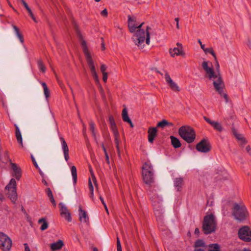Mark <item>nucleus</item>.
<instances>
[{
    "instance_id": "nucleus-10",
    "label": "nucleus",
    "mask_w": 251,
    "mask_h": 251,
    "mask_svg": "<svg viewBox=\"0 0 251 251\" xmlns=\"http://www.w3.org/2000/svg\"><path fill=\"white\" fill-rule=\"evenodd\" d=\"M5 189L8 190V197L13 202H15L17 199L16 192V182L14 178H11L9 183L5 187Z\"/></svg>"
},
{
    "instance_id": "nucleus-19",
    "label": "nucleus",
    "mask_w": 251,
    "mask_h": 251,
    "mask_svg": "<svg viewBox=\"0 0 251 251\" xmlns=\"http://www.w3.org/2000/svg\"><path fill=\"white\" fill-rule=\"evenodd\" d=\"M11 165L13 171V176L15 177L17 180H19L22 175L21 169L17 167L15 163H11Z\"/></svg>"
},
{
    "instance_id": "nucleus-18",
    "label": "nucleus",
    "mask_w": 251,
    "mask_h": 251,
    "mask_svg": "<svg viewBox=\"0 0 251 251\" xmlns=\"http://www.w3.org/2000/svg\"><path fill=\"white\" fill-rule=\"evenodd\" d=\"M79 219L81 223L87 224L89 222V217L85 210H82L81 206H79L78 208Z\"/></svg>"
},
{
    "instance_id": "nucleus-39",
    "label": "nucleus",
    "mask_w": 251,
    "mask_h": 251,
    "mask_svg": "<svg viewBox=\"0 0 251 251\" xmlns=\"http://www.w3.org/2000/svg\"><path fill=\"white\" fill-rule=\"evenodd\" d=\"M117 251H122L120 240L119 237L117 238Z\"/></svg>"
},
{
    "instance_id": "nucleus-17",
    "label": "nucleus",
    "mask_w": 251,
    "mask_h": 251,
    "mask_svg": "<svg viewBox=\"0 0 251 251\" xmlns=\"http://www.w3.org/2000/svg\"><path fill=\"white\" fill-rule=\"evenodd\" d=\"M169 52L172 57H175L176 55L184 56L185 55L182 46L175 47L173 49H170Z\"/></svg>"
},
{
    "instance_id": "nucleus-33",
    "label": "nucleus",
    "mask_w": 251,
    "mask_h": 251,
    "mask_svg": "<svg viewBox=\"0 0 251 251\" xmlns=\"http://www.w3.org/2000/svg\"><path fill=\"white\" fill-rule=\"evenodd\" d=\"M208 251H220V246L218 244H209Z\"/></svg>"
},
{
    "instance_id": "nucleus-47",
    "label": "nucleus",
    "mask_w": 251,
    "mask_h": 251,
    "mask_svg": "<svg viewBox=\"0 0 251 251\" xmlns=\"http://www.w3.org/2000/svg\"><path fill=\"white\" fill-rule=\"evenodd\" d=\"M102 75H103L102 79H103V81L105 82H106L107 79V74L106 73H105L102 74Z\"/></svg>"
},
{
    "instance_id": "nucleus-44",
    "label": "nucleus",
    "mask_w": 251,
    "mask_h": 251,
    "mask_svg": "<svg viewBox=\"0 0 251 251\" xmlns=\"http://www.w3.org/2000/svg\"><path fill=\"white\" fill-rule=\"evenodd\" d=\"M31 158H32V160L33 161V163L35 167L37 169L39 168V166H38L35 158H34V157L32 155H31Z\"/></svg>"
},
{
    "instance_id": "nucleus-51",
    "label": "nucleus",
    "mask_w": 251,
    "mask_h": 251,
    "mask_svg": "<svg viewBox=\"0 0 251 251\" xmlns=\"http://www.w3.org/2000/svg\"><path fill=\"white\" fill-rule=\"evenodd\" d=\"M30 16L31 17V18L32 19V20L36 23H37V21L32 13V12H31V13H29Z\"/></svg>"
},
{
    "instance_id": "nucleus-54",
    "label": "nucleus",
    "mask_w": 251,
    "mask_h": 251,
    "mask_svg": "<svg viewBox=\"0 0 251 251\" xmlns=\"http://www.w3.org/2000/svg\"><path fill=\"white\" fill-rule=\"evenodd\" d=\"M101 147L104 151V154H105L106 153H107L106 148H105L104 144L103 143L101 144Z\"/></svg>"
},
{
    "instance_id": "nucleus-27",
    "label": "nucleus",
    "mask_w": 251,
    "mask_h": 251,
    "mask_svg": "<svg viewBox=\"0 0 251 251\" xmlns=\"http://www.w3.org/2000/svg\"><path fill=\"white\" fill-rule=\"evenodd\" d=\"M16 137L18 142L23 147V140L20 129L16 125Z\"/></svg>"
},
{
    "instance_id": "nucleus-56",
    "label": "nucleus",
    "mask_w": 251,
    "mask_h": 251,
    "mask_svg": "<svg viewBox=\"0 0 251 251\" xmlns=\"http://www.w3.org/2000/svg\"><path fill=\"white\" fill-rule=\"evenodd\" d=\"M100 199L103 205L106 204V203H105V202L104 201L103 198L101 196L100 197Z\"/></svg>"
},
{
    "instance_id": "nucleus-57",
    "label": "nucleus",
    "mask_w": 251,
    "mask_h": 251,
    "mask_svg": "<svg viewBox=\"0 0 251 251\" xmlns=\"http://www.w3.org/2000/svg\"><path fill=\"white\" fill-rule=\"evenodd\" d=\"M200 233V230L198 228H196L195 230V234L198 235Z\"/></svg>"
},
{
    "instance_id": "nucleus-41",
    "label": "nucleus",
    "mask_w": 251,
    "mask_h": 251,
    "mask_svg": "<svg viewBox=\"0 0 251 251\" xmlns=\"http://www.w3.org/2000/svg\"><path fill=\"white\" fill-rule=\"evenodd\" d=\"M107 69V67L104 64H102L100 66V71L102 74L105 73V71Z\"/></svg>"
},
{
    "instance_id": "nucleus-34",
    "label": "nucleus",
    "mask_w": 251,
    "mask_h": 251,
    "mask_svg": "<svg viewBox=\"0 0 251 251\" xmlns=\"http://www.w3.org/2000/svg\"><path fill=\"white\" fill-rule=\"evenodd\" d=\"M89 125H90V129L92 132L93 136L95 138V140L96 141L97 140V139H96V132L95 130V124L93 122L91 121L89 123Z\"/></svg>"
},
{
    "instance_id": "nucleus-12",
    "label": "nucleus",
    "mask_w": 251,
    "mask_h": 251,
    "mask_svg": "<svg viewBox=\"0 0 251 251\" xmlns=\"http://www.w3.org/2000/svg\"><path fill=\"white\" fill-rule=\"evenodd\" d=\"M238 234L240 239L247 242L251 241V230L249 226H244L240 228Z\"/></svg>"
},
{
    "instance_id": "nucleus-52",
    "label": "nucleus",
    "mask_w": 251,
    "mask_h": 251,
    "mask_svg": "<svg viewBox=\"0 0 251 251\" xmlns=\"http://www.w3.org/2000/svg\"><path fill=\"white\" fill-rule=\"evenodd\" d=\"M4 157L6 158L8 160H10L9 158V156L7 151H5L4 153Z\"/></svg>"
},
{
    "instance_id": "nucleus-7",
    "label": "nucleus",
    "mask_w": 251,
    "mask_h": 251,
    "mask_svg": "<svg viewBox=\"0 0 251 251\" xmlns=\"http://www.w3.org/2000/svg\"><path fill=\"white\" fill-rule=\"evenodd\" d=\"M178 133L180 137L188 143L193 142L196 138L194 130L189 126H184L178 129Z\"/></svg>"
},
{
    "instance_id": "nucleus-37",
    "label": "nucleus",
    "mask_w": 251,
    "mask_h": 251,
    "mask_svg": "<svg viewBox=\"0 0 251 251\" xmlns=\"http://www.w3.org/2000/svg\"><path fill=\"white\" fill-rule=\"evenodd\" d=\"M110 129L112 131L115 137L119 135V132L116 125L110 126Z\"/></svg>"
},
{
    "instance_id": "nucleus-13",
    "label": "nucleus",
    "mask_w": 251,
    "mask_h": 251,
    "mask_svg": "<svg viewBox=\"0 0 251 251\" xmlns=\"http://www.w3.org/2000/svg\"><path fill=\"white\" fill-rule=\"evenodd\" d=\"M196 149L200 152L206 153L210 151V146L206 140L203 139L197 145Z\"/></svg>"
},
{
    "instance_id": "nucleus-25",
    "label": "nucleus",
    "mask_w": 251,
    "mask_h": 251,
    "mask_svg": "<svg viewBox=\"0 0 251 251\" xmlns=\"http://www.w3.org/2000/svg\"><path fill=\"white\" fill-rule=\"evenodd\" d=\"M170 138L172 144L175 148H178L181 146V144L178 138L173 136H171Z\"/></svg>"
},
{
    "instance_id": "nucleus-11",
    "label": "nucleus",
    "mask_w": 251,
    "mask_h": 251,
    "mask_svg": "<svg viewBox=\"0 0 251 251\" xmlns=\"http://www.w3.org/2000/svg\"><path fill=\"white\" fill-rule=\"evenodd\" d=\"M12 244L10 238L6 234L0 232V249L3 251H9Z\"/></svg>"
},
{
    "instance_id": "nucleus-48",
    "label": "nucleus",
    "mask_w": 251,
    "mask_h": 251,
    "mask_svg": "<svg viewBox=\"0 0 251 251\" xmlns=\"http://www.w3.org/2000/svg\"><path fill=\"white\" fill-rule=\"evenodd\" d=\"M24 246L25 247V251H30V250L27 243L24 244Z\"/></svg>"
},
{
    "instance_id": "nucleus-15",
    "label": "nucleus",
    "mask_w": 251,
    "mask_h": 251,
    "mask_svg": "<svg viewBox=\"0 0 251 251\" xmlns=\"http://www.w3.org/2000/svg\"><path fill=\"white\" fill-rule=\"evenodd\" d=\"M164 77L166 82L169 85V86L172 90L177 92L180 91L179 87L178 86L177 84L172 79L169 74L166 71H165Z\"/></svg>"
},
{
    "instance_id": "nucleus-35",
    "label": "nucleus",
    "mask_w": 251,
    "mask_h": 251,
    "mask_svg": "<svg viewBox=\"0 0 251 251\" xmlns=\"http://www.w3.org/2000/svg\"><path fill=\"white\" fill-rule=\"evenodd\" d=\"M205 247V244L204 242L202 240H197L194 245L195 248H197L199 247Z\"/></svg>"
},
{
    "instance_id": "nucleus-63",
    "label": "nucleus",
    "mask_w": 251,
    "mask_h": 251,
    "mask_svg": "<svg viewBox=\"0 0 251 251\" xmlns=\"http://www.w3.org/2000/svg\"><path fill=\"white\" fill-rule=\"evenodd\" d=\"M3 199H4V197H3V196L2 195V194H0V201H1Z\"/></svg>"
},
{
    "instance_id": "nucleus-21",
    "label": "nucleus",
    "mask_w": 251,
    "mask_h": 251,
    "mask_svg": "<svg viewBox=\"0 0 251 251\" xmlns=\"http://www.w3.org/2000/svg\"><path fill=\"white\" fill-rule=\"evenodd\" d=\"M183 181V178L181 177H177L174 179V186L177 191L181 190Z\"/></svg>"
},
{
    "instance_id": "nucleus-16",
    "label": "nucleus",
    "mask_w": 251,
    "mask_h": 251,
    "mask_svg": "<svg viewBox=\"0 0 251 251\" xmlns=\"http://www.w3.org/2000/svg\"><path fill=\"white\" fill-rule=\"evenodd\" d=\"M59 205L60 208V214L62 217H64L68 222H71L72 220L71 216L66 205L62 202L60 203Z\"/></svg>"
},
{
    "instance_id": "nucleus-20",
    "label": "nucleus",
    "mask_w": 251,
    "mask_h": 251,
    "mask_svg": "<svg viewBox=\"0 0 251 251\" xmlns=\"http://www.w3.org/2000/svg\"><path fill=\"white\" fill-rule=\"evenodd\" d=\"M148 140L150 143H152L156 135L157 129L155 127H150L148 129Z\"/></svg>"
},
{
    "instance_id": "nucleus-62",
    "label": "nucleus",
    "mask_w": 251,
    "mask_h": 251,
    "mask_svg": "<svg viewBox=\"0 0 251 251\" xmlns=\"http://www.w3.org/2000/svg\"><path fill=\"white\" fill-rule=\"evenodd\" d=\"M23 4L24 5V6L25 9H26V8H28V7H29L26 2H24Z\"/></svg>"
},
{
    "instance_id": "nucleus-38",
    "label": "nucleus",
    "mask_w": 251,
    "mask_h": 251,
    "mask_svg": "<svg viewBox=\"0 0 251 251\" xmlns=\"http://www.w3.org/2000/svg\"><path fill=\"white\" fill-rule=\"evenodd\" d=\"M38 67L39 69L42 71V72L44 73L46 71V67H45L44 65L43 64V62L41 60H39L38 61Z\"/></svg>"
},
{
    "instance_id": "nucleus-42",
    "label": "nucleus",
    "mask_w": 251,
    "mask_h": 251,
    "mask_svg": "<svg viewBox=\"0 0 251 251\" xmlns=\"http://www.w3.org/2000/svg\"><path fill=\"white\" fill-rule=\"evenodd\" d=\"M90 170L91 172L92 180H93V182L94 183L95 185H97V180H96V177L95 176L94 173L91 171V168L90 169Z\"/></svg>"
},
{
    "instance_id": "nucleus-31",
    "label": "nucleus",
    "mask_w": 251,
    "mask_h": 251,
    "mask_svg": "<svg viewBox=\"0 0 251 251\" xmlns=\"http://www.w3.org/2000/svg\"><path fill=\"white\" fill-rule=\"evenodd\" d=\"M173 126V124L172 123L168 122L166 120H163L157 124V126L161 127L162 128L166 126Z\"/></svg>"
},
{
    "instance_id": "nucleus-58",
    "label": "nucleus",
    "mask_w": 251,
    "mask_h": 251,
    "mask_svg": "<svg viewBox=\"0 0 251 251\" xmlns=\"http://www.w3.org/2000/svg\"><path fill=\"white\" fill-rule=\"evenodd\" d=\"M209 53L212 54L213 57L216 58V54H215L214 51H213V49L211 51H210V52Z\"/></svg>"
},
{
    "instance_id": "nucleus-36",
    "label": "nucleus",
    "mask_w": 251,
    "mask_h": 251,
    "mask_svg": "<svg viewBox=\"0 0 251 251\" xmlns=\"http://www.w3.org/2000/svg\"><path fill=\"white\" fill-rule=\"evenodd\" d=\"M88 185H89V189L90 192V197L92 199H94V187L92 184V181L90 178L89 179V182H88Z\"/></svg>"
},
{
    "instance_id": "nucleus-43",
    "label": "nucleus",
    "mask_w": 251,
    "mask_h": 251,
    "mask_svg": "<svg viewBox=\"0 0 251 251\" xmlns=\"http://www.w3.org/2000/svg\"><path fill=\"white\" fill-rule=\"evenodd\" d=\"M101 15L103 16V17H106L107 16V14H108V12H107V11L106 10V9H104V10H103L101 13H100Z\"/></svg>"
},
{
    "instance_id": "nucleus-64",
    "label": "nucleus",
    "mask_w": 251,
    "mask_h": 251,
    "mask_svg": "<svg viewBox=\"0 0 251 251\" xmlns=\"http://www.w3.org/2000/svg\"><path fill=\"white\" fill-rule=\"evenodd\" d=\"M242 251H251V250H250V249H247V248H244L242 250Z\"/></svg>"
},
{
    "instance_id": "nucleus-50",
    "label": "nucleus",
    "mask_w": 251,
    "mask_h": 251,
    "mask_svg": "<svg viewBox=\"0 0 251 251\" xmlns=\"http://www.w3.org/2000/svg\"><path fill=\"white\" fill-rule=\"evenodd\" d=\"M198 43L200 44L202 50H203L205 49V46L204 45L202 44V42H201L200 39L198 40Z\"/></svg>"
},
{
    "instance_id": "nucleus-32",
    "label": "nucleus",
    "mask_w": 251,
    "mask_h": 251,
    "mask_svg": "<svg viewBox=\"0 0 251 251\" xmlns=\"http://www.w3.org/2000/svg\"><path fill=\"white\" fill-rule=\"evenodd\" d=\"M122 115L123 120L124 122H127L130 121V119L128 117L127 110L126 108L123 109Z\"/></svg>"
},
{
    "instance_id": "nucleus-26",
    "label": "nucleus",
    "mask_w": 251,
    "mask_h": 251,
    "mask_svg": "<svg viewBox=\"0 0 251 251\" xmlns=\"http://www.w3.org/2000/svg\"><path fill=\"white\" fill-rule=\"evenodd\" d=\"M38 223L39 224H42L41 227L40 229L42 231L46 230L48 228L49 226V224L47 221H46V219L45 218H42L38 220Z\"/></svg>"
},
{
    "instance_id": "nucleus-55",
    "label": "nucleus",
    "mask_w": 251,
    "mask_h": 251,
    "mask_svg": "<svg viewBox=\"0 0 251 251\" xmlns=\"http://www.w3.org/2000/svg\"><path fill=\"white\" fill-rule=\"evenodd\" d=\"M105 155L106 160L107 163H109V158L108 153H106Z\"/></svg>"
},
{
    "instance_id": "nucleus-49",
    "label": "nucleus",
    "mask_w": 251,
    "mask_h": 251,
    "mask_svg": "<svg viewBox=\"0 0 251 251\" xmlns=\"http://www.w3.org/2000/svg\"><path fill=\"white\" fill-rule=\"evenodd\" d=\"M246 150L249 155L251 156V149L249 146L246 147Z\"/></svg>"
},
{
    "instance_id": "nucleus-9",
    "label": "nucleus",
    "mask_w": 251,
    "mask_h": 251,
    "mask_svg": "<svg viewBox=\"0 0 251 251\" xmlns=\"http://www.w3.org/2000/svg\"><path fill=\"white\" fill-rule=\"evenodd\" d=\"M232 214L235 219L241 222L246 219L248 212L246 207L244 205L235 203L233 205Z\"/></svg>"
},
{
    "instance_id": "nucleus-14",
    "label": "nucleus",
    "mask_w": 251,
    "mask_h": 251,
    "mask_svg": "<svg viewBox=\"0 0 251 251\" xmlns=\"http://www.w3.org/2000/svg\"><path fill=\"white\" fill-rule=\"evenodd\" d=\"M59 138L61 142V148L63 152L65 160L66 162L69 159V148L64 138L58 132Z\"/></svg>"
},
{
    "instance_id": "nucleus-28",
    "label": "nucleus",
    "mask_w": 251,
    "mask_h": 251,
    "mask_svg": "<svg viewBox=\"0 0 251 251\" xmlns=\"http://www.w3.org/2000/svg\"><path fill=\"white\" fill-rule=\"evenodd\" d=\"M41 84L42 86L44 89V94L46 99L47 100L50 97V92L48 88L46 83L44 82H41Z\"/></svg>"
},
{
    "instance_id": "nucleus-4",
    "label": "nucleus",
    "mask_w": 251,
    "mask_h": 251,
    "mask_svg": "<svg viewBox=\"0 0 251 251\" xmlns=\"http://www.w3.org/2000/svg\"><path fill=\"white\" fill-rule=\"evenodd\" d=\"M150 199L152 201L155 215L157 220H162L163 209L162 206V198L151 190L149 192Z\"/></svg>"
},
{
    "instance_id": "nucleus-30",
    "label": "nucleus",
    "mask_w": 251,
    "mask_h": 251,
    "mask_svg": "<svg viewBox=\"0 0 251 251\" xmlns=\"http://www.w3.org/2000/svg\"><path fill=\"white\" fill-rule=\"evenodd\" d=\"M211 126L214 128V129L219 132H221L223 129L222 125L218 122L213 121V123H212Z\"/></svg>"
},
{
    "instance_id": "nucleus-6",
    "label": "nucleus",
    "mask_w": 251,
    "mask_h": 251,
    "mask_svg": "<svg viewBox=\"0 0 251 251\" xmlns=\"http://www.w3.org/2000/svg\"><path fill=\"white\" fill-rule=\"evenodd\" d=\"M217 221L215 216L212 214L206 215L203 219L202 230L205 234H209L216 230Z\"/></svg>"
},
{
    "instance_id": "nucleus-61",
    "label": "nucleus",
    "mask_w": 251,
    "mask_h": 251,
    "mask_svg": "<svg viewBox=\"0 0 251 251\" xmlns=\"http://www.w3.org/2000/svg\"><path fill=\"white\" fill-rule=\"evenodd\" d=\"M127 123L130 124V126L131 127H133L134 126L131 120H130V121L127 122Z\"/></svg>"
},
{
    "instance_id": "nucleus-29",
    "label": "nucleus",
    "mask_w": 251,
    "mask_h": 251,
    "mask_svg": "<svg viewBox=\"0 0 251 251\" xmlns=\"http://www.w3.org/2000/svg\"><path fill=\"white\" fill-rule=\"evenodd\" d=\"M46 194H47L48 197H49V198L50 199L51 202L52 203V204L54 206H56V202H55V201L53 198L51 189L50 188H48L46 189Z\"/></svg>"
},
{
    "instance_id": "nucleus-46",
    "label": "nucleus",
    "mask_w": 251,
    "mask_h": 251,
    "mask_svg": "<svg viewBox=\"0 0 251 251\" xmlns=\"http://www.w3.org/2000/svg\"><path fill=\"white\" fill-rule=\"evenodd\" d=\"M212 49L211 48H205L203 50L205 53H209L211 51Z\"/></svg>"
},
{
    "instance_id": "nucleus-3",
    "label": "nucleus",
    "mask_w": 251,
    "mask_h": 251,
    "mask_svg": "<svg viewBox=\"0 0 251 251\" xmlns=\"http://www.w3.org/2000/svg\"><path fill=\"white\" fill-rule=\"evenodd\" d=\"M201 67L205 71L209 79L213 81V85L216 91L221 97H223L226 103L228 102V96L224 92V83L219 73L216 74L213 70L212 63L208 61H203Z\"/></svg>"
},
{
    "instance_id": "nucleus-59",
    "label": "nucleus",
    "mask_w": 251,
    "mask_h": 251,
    "mask_svg": "<svg viewBox=\"0 0 251 251\" xmlns=\"http://www.w3.org/2000/svg\"><path fill=\"white\" fill-rule=\"evenodd\" d=\"M195 251H204V250L201 248H197L195 249Z\"/></svg>"
},
{
    "instance_id": "nucleus-22",
    "label": "nucleus",
    "mask_w": 251,
    "mask_h": 251,
    "mask_svg": "<svg viewBox=\"0 0 251 251\" xmlns=\"http://www.w3.org/2000/svg\"><path fill=\"white\" fill-rule=\"evenodd\" d=\"M63 242L62 240H59L56 242L53 243L50 245L51 249L54 251L60 249L63 246Z\"/></svg>"
},
{
    "instance_id": "nucleus-5",
    "label": "nucleus",
    "mask_w": 251,
    "mask_h": 251,
    "mask_svg": "<svg viewBox=\"0 0 251 251\" xmlns=\"http://www.w3.org/2000/svg\"><path fill=\"white\" fill-rule=\"evenodd\" d=\"M142 176L144 182L148 185L153 183L154 171L150 161L145 162L142 166Z\"/></svg>"
},
{
    "instance_id": "nucleus-2",
    "label": "nucleus",
    "mask_w": 251,
    "mask_h": 251,
    "mask_svg": "<svg viewBox=\"0 0 251 251\" xmlns=\"http://www.w3.org/2000/svg\"><path fill=\"white\" fill-rule=\"evenodd\" d=\"M144 23L139 24L137 23L136 18L135 17L128 16V26L130 32L134 33L137 30L136 32L133 35L132 39L136 45L138 47L143 48L144 47L143 44L146 40L147 45H149L150 43V36L149 29L150 28L147 27L146 31L140 29Z\"/></svg>"
},
{
    "instance_id": "nucleus-1",
    "label": "nucleus",
    "mask_w": 251,
    "mask_h": 251,
    "mask_svg": "<svg viewBox=\"0 0 251 251\" xmlns=\"http://www.w3.org/2000/svg\"><path fill=\"white\" fill-rule=\"evenodd\" d=\"M144 23L139 24L137 23L136 18L135 17L128 16V26L130 32L134 33L137 30L136 32L133 35L132 39L136 45L138 47L143 48L144 47L143 44L146 40L147 45H149L150 43V36L149 29L150 28L147 27L146 31L140 29Z\"/></svg>"
},
{
    "instance_id": "nucleus-45",
    "label": "nucleus",
    "mask_w": 251,
    "mask_h": 251,
    "mask_svg": "<svg viewBox=\"0 0 251 251\" xmlns=\"http://www.w3.org/2000/svg\"><path fill=\"white\" fill-rule=\"evenodd\" d=\"M203 119L204 120L207 122L208 124H209L210 125H211L212 123H213V121H211L209 118H207L206 117L204 116L203 117Z\"/></svg>"
},
{
    "instance_id": "nucleus-60",
    "label": "nucleus",
    "mask_w": 251,
    "mask_h": 251,
    "mask_svg": "<svg viewBox=\"0 0 251 251\" xmlns=\"http://www.w3.org/2000/svg\"><path fill=\"white\" fill-rule=\"evenodd\" d=\"M116 148H117V151L118 153H119V148L118 141H116Z\"/></svg>"
},
{
    "instance_id": "nucleus-40",
    "label": "nucleus",
    "mask_w": 251,
    "mask_h": 251,
    "mask_svg": "<svg viewBox=\"0 0 251 251\" xmlns=\"http://www.w3.org/2000/svg\"><path fill=\"white\" fill-rule=\"evenodd\" d=\"M108 121L110 123V126L116 125L114 118L112 116H110L109 117Z\"/></svg>"
},
{
    "instance_id": "nucleus-24",
    "label": "nucleus",
    "mask_w": 251,
    "mask_h": 251,
    "mask_svg": "<svg viewBox=\"0 0 251 251\" xmlns=\"http://www.w3.org/2000/svg\"><path fill=\"white\" fill-rule=\"evenodd\" d=\"M71 171L73 177V184L75 185L77 182V171L76 167L75 166H72L71 168Z\"/></svg>"
},
{
    "instance_id": "nucleus-53",
    "label": "nucleus",
    "mask_w": 251,
    "mask_h": 251,
    "mask_svg": "<svg viewBox=\"0 0 251 251\" xmlns=\"http://www.w3.org/2000/svg\"><path fill=\"white\" fill-rule=\"evenodd\" d=\"M175 20V21L176 23V28L177 29H178L179 28V18H176Z\"/></svg>"
},
{
    "instance_id": "nucleus-8",
    "label": "nucleus",
    "mask_w": 251,
    "mask_h": 251,
    "mask_svg": "<svg viewBox=\"0 0 251 251\" xmlns=\"http://www.w3.org/2000/svg\"><path fill=\"white\" fill-rule=\"evenodd\" d=\"M82 45L83 50L85 54L88 65L90 69L91 74L93 77V78L95 82L98 84L99 83V79L94 66V61L92 60L90 52L88 51L85 41L83 42Z\"/></svg>"
},
{
    "instance_id": "nucleus-23",
    "label": "nucleus",
    "mask_w": 251,
    "mask_h": 251,
    "mask_svg": "<svg viewBox=\"0 0 251 251\" xmlns=\"http://www.w3.org/2000/svg\"><path fill=\"white\" fill-rule=\"evenodd\" d=\"M12 26L14 30L15 33L17 37L19 38L20 41L23 43L24 42V39L23 35L20 33L19 29L16 25H12Z\"/></svg>"
}]
</instances>
